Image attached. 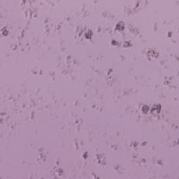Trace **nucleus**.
Returning <instances> with one entry per match:
<instances>
[{"label":"nucleus","mask_w":179,"mask_h":179,"mask_svg":"<svg viewBox=\"0 0 179 179\" xmlns=\"http://www.w3.org/2000/svg\"><path fill=\"white\" fill-rule=\"evenodd\" d=\"M134 146H137V144H136V143H134Z\"/></svg>","instance_id":"10"},{"label":"nucleus","mask_w":179,"mask_h":179,"mask_svg":"<svg viewBox=\"0 0 179 179\" xmlns=\"http://www.w3.org/2000/svg\"><path fill=\"white\" fill-rule=\"evenodd\" d=\"M117 30H124V22H119L116 26Z\"/></svg>","instance_id":"2"},{"label":"nucleus","mask_w":179,"mask_h":179,"mask_svg":"<svg viewBox=\"0 0 179 179\" xmlns=\"http://www.w3.org/2000/svg\"><path fill=\"white\" fill-rule=\"evenodd\" d=\"M168 36H169V37H171V33L169 32V33L168 34Z\"/></svg>","instance_id":"9"},{"label":"nucleus","mask_w":179,"mask_h":179,"mask_svg":"<svg viewBox=\"0 0 179 179\" xmlns=\"http://www.w3.org/2000/svg\"><path fill=\"white\" fill-rule=\"evenodd\" d=\"M109 72H111V70H110Z\"/></svg>","instance_id":"11"},{"label":"nucleus","mask_w":179,"mask_h":179,"mask_svg":"<svg viewBox=\"0 0 179 179\" xmlns=\"http://www.w3.org/2000/svg\"><path fill=\"white\" fill-rule=\"evenodd\" d=\"M87 154H86V153L84 154V158H85V159H87Z\"/></svg>","instance_id":"8"},{"label":"nucleus","mask_w":179,"mask_h":179,"mask_svg":"<svg viewBox=\"0 0 179 179\" xmlns=\"http://www.w3.org/2000/svg\"><path fill=\"white\" fill-rule=\"evenodd\" d=\"M149 111V107L143 106V113H148Z\"/></svg>","instance_id":"4"},{"label":"nucleus","mask_w":179,"mask_h":179,"mask_svg":"<svg viewBox=\"0 0 179 179\" xmlns=\"http://www.w3.org/2000/svg\"><path fill=\"white\" fill-rule=\"evenodd\" d=\"M160 108H162V106L160 105H157L156 107L154 106V108L151 110V113H153L157 110V113L159 114V113H160Z\"/></svg>","instance_id":"1"},{"label":"nucleus","mask_w":179,"mask_h":179,"mask_svg":"<svg viewBox=\"0 0 179 179\" xmlns=\"http://www.w3.org/2000/svg\"><path fill=\"white\" fill-rule=\"evenodd\" d=\"M124 47H129V42H124Z\"/></svg>","instance_id":"5"},{"label":"nucleus","mask_w":179,"mask_h":179,"mask_svg":"<svg viewBox=\"0 0 179 179\" xmlns=\"http://www.w3.org/2000/svg\"><path fill=\"white\" fill-rule=\"evenodd\" d=\"M92 34H93V33H92V31H89L88 34H87V33H85L86 38H90V37H92Z\"/></svg>","instance_id":"3"},{"label":"nucleus","mask_w":179,"mask_h":179,"mask_svg":"<svg viewBox=\"0 0 179 179\" xmlns=\"http://www.w3.org/2000/svg\"><path fill=\"white\" fill-rule=\"evenodd\" d=\"M112 44H113V45H117L118 44V43H117V41H112Z\"/></svg>","instance_id":"6"},{"label":"nucleus","mask_w":179,"mask_h":179,"mask_svg":"<svg viewBox=\"0 0 179 179\" xmlns=\"http://www.w3.org/2000/svg\"><path fill=\"white\" fill-rule=\"evenodd\" d=\"M3 36H8V31H4L3 32Z\"/></svg>","instance_id":"7"}]
</instances>
